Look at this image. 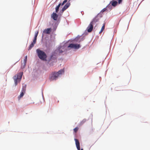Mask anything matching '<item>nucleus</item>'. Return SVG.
Returning <instances> with one entry per match:
<instances>
[{
  "instance_id": "c85d7f7f",
  "label": "nucleus",
  "mask_w": 150,
  "mask_h": 150,
  "mask_svg": "<svg viewBox=\"0 0 150 150\" xmlns=\"http://www.w3.org/2000/svg\"><path fill=\"white\" fill-rule=\"evenodd\" d=\"M104 10H103V12L104 11Z\"/></svg>"
},
{
  "instance_id": "f03ea898",
  "label": "nucleus",
  "mask_w": 150,
  "mask_h": 150,
  "mask_svg": "<svg viewBox=\"0 0 150 150\" xmlns=\"http://www.w3.org/2000/svg\"><path fill=\"white\" fill-rule=\"evenodd\" d=\"M36 52L40 59L44 61L46 60L47 56L44 52L39 49H37L36 50Z\"/></svg>"
},
{
  "instance_id": "7ed1b4c3",
  "label": "nucleus",
  "mask_w": 150,
  "mask_h": 150,
  "mask_svg": "<svg viewBox=\"0 0 150 150\" xmlns=\"http://www.w3.org/2000/svg\"><path fill=\"white\" fill-rule=\"evenodd\" d=\"M23 75V72H20L17 74V76H15L13 77V79L14 80L15 84V86L17 85L18 83L19 82L22 78Z\"/></svg>"
},
{
  "instance_id": "bb28decb",
  "label": "nucleus",
  "mask_w": 150,
  "mask_h": 150,
  "mask_svg": "<svg viewBox=\"0 0 150 150\" xmlns=\"http://www.w3.org/2000/svg\"><path fill=\"white\" fill-rule=\"evenodd\" d=\"M62 52H63V51H62V50H59V53H62Z\"/></svg>"
},
{
  "instance_id": "4468645a",
  "label": "nucleus",
  "mask_w": 150,
  "mask_h": 150,
  "mask_svg": "<svg viewBox=\"0 0 150 150\" xmlns=\"http://www.w3.org/2000/svg\"><path fill=\"white\" fill-rule=\"evenodd\" d=\"M61 5V3L59 4L56 7V12L57 13L59 11V8Z\"/></svg>"
},
{
  "instance_id": "f257e3e1",
  "label": "nucleus",
  "mask_w": 150,
  "mask_h": 150,
  "mask_svg": "<svg viewBox=\"0 0 150 150\" xmlns=\"http://www.w3.org/2000/svg\"><path fill=\"white\" fill-rule=\"evenodd\" d=\"M64 72V69H62L59 71L58 72H53L50 75V79L51 80H56L57 79L59 75L61 74Z\"/></svg>"
},
{
  "instance_id": "4be33fe9",
  "label": "nucleus",
  "mask_w": 150,
  "mask_h": 150,
  "mask_svg": "<svg viewBox=\"0 0 150 150\" xmlns=\"http://www.w3.org/2000/svg\"><path fill=\"white\" fill-rule=\"evenodd\" d=\"M67 9V8H66V7L65 6H64V7L62 8V12H63Z\"/></svg>"
},
{
  "instance_id": "6e6552de",
  "label": "nucleus",
  "mask_w": 150,
  "mask_h": 150,
  "mask_svg": "<svg viewBox=\"0 0 150 150\" xmlns=\"http://www.w3.org/2000/svg\"><path fill=\"white\" fill-rule=\"evenodd\" d=\"M51 18L55 20L56 21L57 19V18L58 17V15L56 13L54 12L51 15Z\"/></svg>"
},
{
  "instance_id": "f8f14e48",
  "label": "nucleus",
  "mask_w": 150,
  "mask_h": 150,
  "mask_svg": "<svg viewBox=\"0 0 150 150\" xmlns=\"http://www.w3.org/2000/svg\"><path fill=\"white\" fill-rule=\"evenodd\" d=\"M110 3L113 6H115L117 5V1H112L110 2Z\"/></svg>"
},
{
  "instance_id": "6ab92c4d",
  "label": "nucleus",
  "mask_w": 150,
  "mask_h": 150,
  "mask_svg": "<svg viewBox=\"0 0 150 150\" xmlns=\"http://www.w3.org/2000/svg\"><path fill=\"white\" fill-rule=\"evenodd\" d=\"M79 129V128L78 127H76L74 129V131L75 133H76Z\"/></svg>"
},
{
  "instance_id": "9d476101",
  "label": "nucleus",
  "mask_w": 150,
  "mask_h": 150,
  "mask_svg": "<svg viewBox=\"0 0 150 150\" xmlns=\"http://www.w3.org/2000/svg\"><path fill=\"white\" fill-rule=\"evenodd\" d=\"M51 31V28H47L44 30L43 33L45 34H50Z\"/></svg>"
},
{
  "instance_id": "9b49d317",
  "label": "nucleus",
  "mask_w": 150,
  "mask_h": 150,
  "mask_svg": "<svg viewBox=\"0 0 150 150\" xmlns=\"http://www.w3.org/2000/svg\"><path fill=\"white\" fill-rule=\"evenodd\" d=\"M36 41L33 40V41L30 45L29 48L28 50H30L32 47H33L34 45L36 43Z\"/></svg>"
},
{
  "instance_id": "1a4fd4ad",
  "label": "nucleus",
  "mask_w": 150,
  "mask_h": 150,
  "mask_svg": "<svg viewBox=\"0 0 150 150\" xmlns=\"http://www.w3.org/2000/svg\"><path fill=\"white\" fill-rule=\"evenodd\" d=\"M93 28V24L90 23L87 28L88 32H91Z\"/></svg>"
},
{
  "instance_id": "a878e982",
  "label": "nucleus",
  "mask_w": 150,
  "mask_h": 150,
  "mask_svg": "<svg viewBox=\"0 0 150 150\" xmlns=\"http://www.w3.org/2000/svg\"><path fill=\"white\" fill-rule=\"evenodd\" d=\"M122 0H118V3L119 4H120L122 2Z\"/></svg>"
},
{
  "instance_id": "cd10ccee",
  "label": "nucleus",
  "mask_w": 150,
  "mask_h": 150,
  "mask_svg": "<svg viewBox=\"0 0 150 150\" xmlns=\"http://www.w3.org/2000/svg\"><path fill=\"white\" fill-rule=\"evenodd\" d=\"M52 56H51V57L50 59H52Z\"/></svg>"
},
{
  "instance_id": "412c9836",
  "label": "nucleus",
  "mask_w": 150,
  "mask_h": 150,
  "mask_svg": "<svg viewBox=\"0 0 150 150\" xmlns=\"http://www.w3.org/2000/svg\"><path fill=\"white\" fill-rule=\"evenodd\" d=\"M67 9V8H66V7L65 6H64V7L62 8V12H63Z\"/></svg>"
},
{
  "instance_id": "ddd939ff",
  "label": "nucleus",
  "mask_w": 150,
  "mask_h": 150,
  "mask_svg": "<svg viewBox=\"0 0 150 150\" xmlns=\"http://www.w3.org/2000/svg\"><path fill=\"white\" fill-rule=\"evenodd\" d=\"M39 32L38 31H36L35 32L34 38L33 40H35L36 41L37 40V38L38 36V34Z\"/></svg>"
},
{
  "instance_id": "393cba45",
  "label": "nucleus",
  "mask_w": 150,
  "mask_h": 150,
  "mask_svg": "<svg viewBox=\"0 0 150 150\" xmlns=\"http://www.w3.org/2000/svg\"><path fill=\"white\" fill-rule=\"evenodd\" d=\"M67 9V8H66V7L65 6H64V7L62 8V12H63Z\"/></svg>"
},
{
  "instance_id": "39448f33",
  "label": "nucleus",
  "mask_w": 150,
  "mask_h": 150,
  "mask_svg": "<svg viewBox=\"0 0 150 150\" xmlns=\"http://www.w3.org/2000/svg\"><path fill=\"white\" fill-rule=\"evenodd\" d=\"M74 140L75 142L76 146L78 150H80V143L79 140L76 139H75ZM81 150H83V149H81Z\"/></svg>"
},
{
  "instance_id": "f3484780",
  "label": "nucleus",
  "mask_w": 150,
  "mask_h": 150,
  "mask_svg": "<svg viewBox=\"0 0 150 150\" xmlns=\"http://www.w3.org/2000/svg\"><path fill=\"white\" fill-rule=\"evenodd\" d=\"M70 5V4L69 3H67L64 6H65L67 8L69 7Z\"/></svg>"
},
{
  "instance_id": "aec40b11",
  "label": "nucleus",
  "mask_w": 150,
  "mask_h": 150,
  "mask_svg": "<svg viewBox=\"0 0 150 150\" xmlns=\"http://www.w3.org/2000/svg\"><path fill=\"white\" fill-rule=\"evenodd\" d=\"M67 0H64L63 3L62 4H61V5L62 6L65 3H66L67 2Z\"/></svg>"
},
{
  "instance_id": "dca6fc26",
  "label": "nucleus",
  "mask_w": 150,
  "mask_h": 150,
  "mask_svg": "<svg viewBox=\"0 0 150 150\" xmlns=\"http://www.w3.org/2000/svg\"><path fill=\"white\" fill-rule=\"evenodd\" d=\"M86 121V119H83L81 122L80 123L79 125H83L84 123H85Z\"/></svg>"
},
{
  "instance_id": "b1692460",
  "label": "nucleus",
  "mask_w": 150,
  "mask_h": 150,
  "mask_svg": "<svg viewBox=\"0 0 150 150\" xmlns=\"http://www.w3.org/2000/svg\"><path fill=\"white\" fill-rule=\"evenodd\" d=\"M67 9V8H66V7L65 6H64V7L62 8V12H63Z\"/></svg>"
},
{
  "instance_id": "20e7f679",
  "label": "nucleus",
  "mask_w": 150,
  "mask_h": 150,
  "mask_svg": "<svg viewBox=\"0 0 150 150\" xmlns=\"http://www.w3.org/2000/svg\"><path fill=\"white\" fill-rule=\"evenodd\" d=\"M68 47L75 49H77L80 47V46L79 44L71 43L69 45Z\"/></svg>"
},
{
  "instance_id": "0eeeda50",
  "label": "nucleus",
  "mask_w": 150,
  "mask_h": 150,
  "mask_svg": "<svg viewBox=\"0 0 150 150\" xmlns=\"http://www.w3.org/2000/svg\"><path fill=\"white\" fill-rule=\"evenodd\" d=\"M26 86L25 85L24 86V87H23V88L22 90V92L20 95L18 97V98H21L23 96L24 94V93H25V92L26 90Z\"/></svg>"
},
{
  "instance_id": "5701e85b",
  "label": "nucleus",
  "mask_w": 150,
  "mask_h": 150,
  "mask_svg": "<svg viewBox=\"0 0 150 150\" xmlns=\"http://www.w3.org/2000/svg\"><path fill=\"white\" fill-rule=\"evenodd\" d=\"M67 9V8H66V7L65 6H64V7L62 8V12H63Z\"/></svg>"
},
{
  "instance_id": "423d86ee",
  "label": "nucleus",
  "mask_w": 150,
  "mask_h": 150,
  "mask_svg": "<svg viewBox=\"0 0 150 150\" xmlns=\"http://www.w3.org/2000/svg\"><path fill=\"white\" fill-rule=\"evenodd\" d=\"M99 19L98 16H96L92 20V21L90 23L94 25L98 21Z\"/></svg>"
},
{
  "instance_id": "a211bd4d",
  "label": "nucleus",
  "mask_w": 150,
  "mask_h": 150,
  "mask_svg": "<svg viewBox=\"0 0 150 150\" xmlns=\"http://www.w3.org/2000/svg\"><path fill=\"white\" fill-rule=\"evenodd\" d=\"M27 56H26L25 57V59H24V60L25 66L26 65V64L27 60Z\"/></svg>"
},
{
  "instance_id": "2eb2a0df",
  "label": "nucleus",
  "mask_w": 150,
  "mask_h": 150,
  "mask_svg": "<svg viewBox=\"0 0 150 150\" xmlns=\"http://www.w3.org/2000/svg\"><path fill=\"white\" fill-rule=\"evenodd\" d=\"M105 28V23H104L103 24L101 30H100V31L99 32L100 33H102L103 31L104 30Z\"/></svg>"
}]
</instances>
